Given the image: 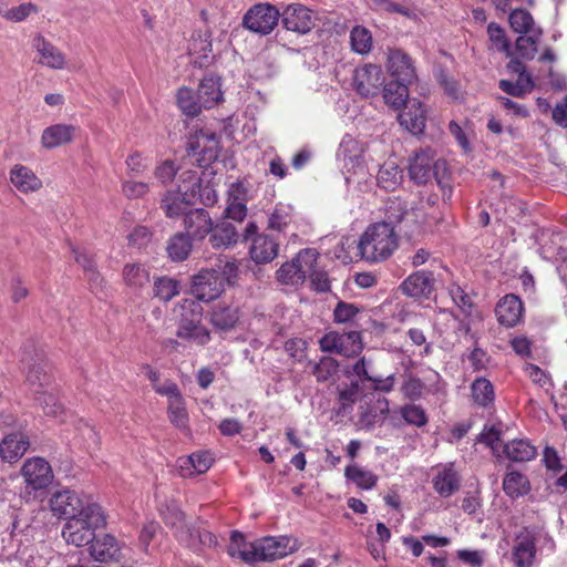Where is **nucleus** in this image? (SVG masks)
<instances>
[{"instance_id": "obj_1", "label": "nucleus", "mask_w": 567, "mask_h": 567, "mask_svg": "<svg viewBox=\"0 0 567 567\" xmlns=\"http://www.w3.org/2000/svg\"><path fill=\"white\" fill-rule=\"evenodd\" d=\"M21 361L25 369V383L34 400L42 406L45 415L60 417L64 410L54 394L50 367L43 350L29 342L23 347Z\"/></svg>"}, {"instance_id": "obj_2", "label": "nucleus", "mask_w": 567, "mask_h": 567, "mask_svg": "<svg viewBox=\"0 0 567 567\" xmlns=\"http://www.w3.org/2000/svg\"><path fill=\"white\" fill-rule=\"evenodd\" d=\"M435 156V152L431 148L416 152L410 161L409 176L419 185L426 184L434 177L442 189L443 199L449 200L452 197V186L446 177V163Z\"/></svg>"}, {"instance_id": "obj_3", "label": "nucleus", "mask_w": 567, "mask_h": 567, "mask_svg": "<svg viewBox=\"0 0 567 567\" xmlns=\"http://www.w3.org/2000/svg\"><path fill=\"white\" fill-rule=\"evenodd\" d=\"M106 519L102 507L96 503H87L81 514L68 519L62 529V536L68 544L81 547L92 543L95 530L104 527Z\"/></svg>"}, {"instance_id": "obj_4", "label": "nucleus", "mask_w": 567, "mask_h": 567, "mask_svg": "<svg viewBox=\"0 0 567 567\" xmlns=\"http://www.w3.org/2000/svg\"><path fill=\"white\" fill-rule=\"evenodd\" d=\"M398 247L394 227L386 223H377L367 228L358 243L362 259L377 262L386 259Z\"/></svg>"}, {"instance_id": "obj_5", "label": "nucleus", "mask_w": 567, "mask_h": 567, "mask_svg": "<svg viewBox=\"0 0 567 567\" xmlns=\"http://www.w3.org/2000/svg\"><path fill=\"white\" fill-rule=\"evenodd\" d=\"M185 312L178 323L176 336L181 339L205 346L210 341L209 330L202 323L203 308L194 300H185L183 306Z\"/></svg>"}, {"instance_id": "obj_6", "label": "nucleus", "mask_w": 567, "mask_h": 567, "mask_svg": "<svg viewBox=\"0 0 567 567\" xmlns=\"http://www.w3.org/2000/svg\"><path fill=\"white\" fill-rule=\"evenodd\" d=\"M280 11L270 3L252 6L243 18V25L261 35H267L277 27Z\"/></svg>"}, {"instance_id": "obj_7", "label": "nucleus", "mask_w": 567, "mask_h": 567, "mask_svg": "<svg viewBox=\"0 0 567 567\" xmlns=\"http://www.w3.org/2000/svg\"><path fill=\"white\" fill-rule=\"evenodd\" d=\"M317 259L318 252L315 249H303L290 262L281 265L277 270V279L286 285L302 284Z\"/></svg>"}, {"instance_id": "obj_8", "label": "nucleus", "mask_w": 567, "mask_h": 567, "mask_svg": "<svg viewBox=\"0 0 567 567\" xmlns=\"http://www.w3.org/2000/svg\"><path fill=\"white\" fill-rule=\"evenodd\" d=\"M297 539L279 536L264 537L255 542L256 561L276 560L292 554L298 549Z\"/></svg>"}, {"instance_id": "obj_9", "label": "nucleus", "mask_w": 567, "mask_h": 567, "mask_svg": "<svg viewBox=\"0 0 567 567\" xmlns=\"http://www.w3.org/2000/svg\"><path fill=\"white\" fill-rule=\"evenodd\" d=\"M319 344L323 352L351 357L362 349L361 333L357 330L344 333L331 331L320 339Z\"/></svg>"}, {"instance_id": "obj_10", "label": "nucleus", "mask_w": 567, "mask_h": 567, "mask_svg": "<svg viewBox=\"0 0 567 567\" xmlns=\"http://www.w3.org/2000/svg\"><path fill=\"white\" fill-rule=\"evenodd\" d=\"M224 290L225 287L213 268L202 269L193 277L190 293L198 301H214L224 292Z\"/></svg>"}, {"instance_id": "obj_11", "label": "nucleus", "mask_w": 567, "mask_h": 567, "mask_svg": "<svg viewBox=\"0 0 567 567\" xmlns=\"http://www.w3.org/2000/svg\"><path fill=\"white\" fill-rule=\"evenodd\" d=\"M21 475L27 489L31 491L47 488L54 477L51 465L42 457L28 458L21 467Z\"/></svg>"}, {"instance_id": "obj_12", "label": "nucleus", "mask_w": 567, "mask_h": 567, "mask_svg": "<svg viewBox=\"0 0 567 567\" xmlns=\"http://www.w3.org/2000/svg\"><path fill=\"white\" fill-rule=\"evenodd\" d=\"M282 27L298 34L309 33L316 25V16L303 4L292 3L280 12Z\"/></svg>"}, {"instance_id": "obj_13", "label": "nucleus", "mask_w": 567, "mask_h": 567, "mask_svg": "<svg viewBox=\"0 0 567 567\" xmlns=\"http://www.w3.org/2000/svg\"><path fill=\"white\" fill-rule=\"evenodd\" d=\"M384 75L379 65L364 64L357 68L353 74V85L363 97L375 96L384 85Z\"/></svg>"}, {"instance_id": "obj_14", "label": "nucleus", "mask_w": 567, "mask_h": 567, "mask_svg": "<svg viewBox=\"0 0 567 567\" xmlns=\"http://www.w3.org/2000/svg\"><path fill=\"white\" fill-rule=\"evenodd\" d=\"M188 150L193 154H198V162L206 166L215 162L219 155V141L216 134L208 130H200L190 136Z\"/></svg>"}, {"instance_id": "obj_15", "label": "nucleus", "mask_w": 567, "mask_h": 567, "mask_svg": "<svg viewBox=\"0 0 567 567\" xmlns=\"http://www.w3.org/2000/svg\"><path fill=\"white\" fill-rule=\"evenodd\" d=\"M86 504L71 489L56 491L50 498V508L59 518L70 519L81 514Z\"/></svg>"}, {"instance_id": "obj_16", "label": "nucleus", "mask_w": 567, "mask_h": 567, "mask_svg": "<svg viewBox=\"0 0 567 567\" xmlns=\"http://www.w3.org/2000/svg\"><path fill=\"white\" fill-rule=\"evenodd\" d=\"M178 542L194 551H200L204 548H212L217 544V538L209 530L187 524L185 527L175 532Z\"/></svg>"}, {"instance_id": "obj_17", "label": "nucleus", "mask_w": 567, "mask_h": 567, "mask_svg": "<svg viewBox=\"0 0 567 567\" xmlns=\"http://www.w3.org/2000/svg\"><path fill=\"white\" fill-rule=\"evenodd\" d=\"M432 485L441 497H450L460 489L461 477L453 464L441 465L434 468Z\"/></svg>"}, {"instance_id": "obj_18", "label": "nucleus", "mask_w": 567, "mask_h": 567, "mask_svg": "<svg viewBox=\"0 0 567 567\" xmlns=\"http://www.w3.org/2000/svg\"><path fill=\"white\" fill-rule=\"evenodd\" d=\"M388 70L393 80L413 83L416 72L411 58L401 50H392L388 55Z\"/></svg>"}, {"instance_id": "obj_19", "label": "nucleus", "mask_w": 567, "mask_h": 567, "mask_svg": "<svg viewBox=\"0 0 567 567\" xmlns=\"http://www.w3.org/2000/svg\"><path fill=\"white\" fill-rule=\"evenodd\" d=\"M403 106L404 110L398 116L400 125L414 135L422 134L426 122L424 105L420 101L410 100Z\"/></svg>"}, {"instance_id": "obj_20", "label": "nucleus", "mask_w": 567, "mask_h": 567, "mask_svg": "<svg viewBox=\"0 0 567 567\" xmlns=\"http://www.w3.org/2000/svg\"><path fill=\"white\" fill-rule=\"evenodd\" d=\"M212 218L204 208H196L185 213L184 227L186 235L193 240H203L212 230Z\"/></svg>"}, {"instance_id": "obj_21", "label": "nucleus", "mask_w": 567, "mask_h": 567, "mask_svg": "<svg viewBox=\"0 0 567 567\" xmlns=\"http://www.w3.org/2000/svg\"><path fill=\"white\" fill-rule=\"evenodd\" d=\"M90 554L94 560L101 563L118 561L123 557L118 542L110 534L95 537L91 543Z\"/></svg>"}, {"instance_id": "obj_22", "label": "nucleus", "mask_w": 567, "mask_h": 567, "mask_svg": "<svg viewBox=\"0 0 567 567\" xmlns=\"http://www.w3.org/2000/svg\"><path fill=\"white\" fill-rule=\"evenodd\" d=\"M279 250V243L276 238L267 234H260L252 238L249 254L256 264L271 262Z\"/></svg>"}, {"instance_id": "obj_23", "label": "nucleus", "mask_w": 567, "mask_h": 567, "mask_svg": "<svg viewBox=\"0 0 567 567\" xmlns=\"http://www.w3.org/2000/svg\"><path fill=\"white\" fill-rule=\"evenodd\" d=\"M208 243L214 249H228L237 244L239 233L228 220H223L216 225L212 224V230L208 233Z\"/></svg>"}, {"instance_id": "obj_24", "label": "nucleus", "mask_w": 567, "mask_h": 567, "mask_svg": "<svg viewBox=\"0 0 567 567\" xmlns=\"http://www.w3.org/2000/svg\"><path fill=\"white\" fill-rule=\"evenodd\" d=\"M434 287L432 272L416 271L410 275L401 285L402 291L413 298H427Z\"/></svg>"}, {"instance_id": "obj_25", "label": "nucleus", "mask_w": 567, "mask_h": 567, "mask_svg": "<svg viewBox=\"0 0 567 567\" xmlns=\"http://www.w3.org/2000/svg\"><path fill=\"white\" fill-rule=\"evenodd\" d=\"M29 446L30 441L28 435L22 432L10 433L6 435L0 443V455L2 460L13 463L22 457Z\"/></svg>"}, {"instance_id": "obj_26", "label": "nucleus", "mask_w": 567, "mask_h": 567, "mask_svg": "<svg viewBox=\"0 0 567 567\" xmlns=\"http://www.w3.org/2000/svg\"><path fill=\"white\" fill-rule=\"evenodd\" d=\"M523 311V302L515 295H506L496 306L497 319L506 327L515 326L520 320Z\"/></svg>"}, {"instance_id": "obj_27", "label": "nucleus", "mask_w": 567, "mask_h": 567, "mask_svg": "<svg viewBox=\"0 0 567 567\" xmlns=\"http://www.w3.org/2000/svg\"><path fill=\"white\" fill-rule=\"evenodd\" d=\"M32 47L39 54L38 62L51 69H62L65 64V58L63 53L48 42L43 37L38 35L34 38Z\"/></svg>"}, {"instance_id": "obj_28", "label": "nucleus", "mask_w": 567, "mask_h": 567, "mask_svg": "<svg viewBox=\"0 0 567 567\" xmlns=\"http://www.w3.org/2000/svg\"><path fill=\"white\" fill-rule=\"evenodd\" d=\"M536 557L535 539L528 535L516 538L512 560L516 567H533Z\"/></svg>"}, {"instance_id": "obj_29", "label": "nucleus", "mask_w": 567, "mask_h": 567, "mask_svg": "<svg viewBox=\"0 0 567 567\" xmlns=\"http://www.w3.org/2000/svg\"><path fill=\"white\" fill-rule=\"evenodd\" d=\"M240 319L239 308L218 303L210 311V323L220 331H229Z\"/></svg>"}, {"instance_id": "obj_30", "label": "nucleus", "mask_w": 567, "mask_h": 567, "mask_svg": "<svg viewBox=\"0 0 567 567\" xmlns=\"http://www.w3.org/2000/svg\"><path fill=\"white\" fill-rule=\"evenodd\" d=\"M194 197L183 190L178 185L176 190H169L162 199L161 207L169 218L182 215L185 209L190 205Z\"/></svg>"}, {"instance_id": "obj_31", "label": "nucleus", "mask_w": 567, "mask_h": 567, "mask_svg": "<svg viewBox=\"0 0 567 567\" xmlns=\"http://www.w3.org/2000/svg\"><path fill=\"white\" fill-rule=\"evenodd\" d=\"M196 93L199 97V102L204 104L205 109L216 106L223 101L219 78L213 74L206 75L200 81Z\"/></svg>"}, {"instance_id": "obj_32", "label": "nucleus", "mask_w": 567, "mask_h": 567, "mask_svg": "<svg viewBox=\"0 0 567 567\" xmlns=\"http://www.w3.org/2000/svg\"><path fill=\"white\" fill-rule=\"evenodd\" d=\"M503 454L512 462L523 463L535 458L537 450L528 440L518 439L504 444Z\"/></svg>"}, {"instance_id": "obj_33", "label": "nucleus", "mask_w": 567, "mask_h": 567, "mask_svg": "<svg viewBox=\"0 0 567 567\" xmlns=\"http://www.w3.org/2000/svg\"><path fill=\"white\" fill-rule=\"evenodd\" d=\"M178 462L181 475L186 477L206 473L213 464V457L208 452H198L179 458Z\"/></svg>"}, {"instance_id": "obj_34", "label": "nucleus", "mask_w": 567, "mask_h": 567, "mask_svg": "<svg viewBox=\"0 0 567 567\" xmlns=\"http://www.w3.org/2000/svg\"><path fill=\"white\" fill-rule=\"evenodd\" d=\"M11 183L23 193L38 190L42 183L28 167L16 165L10 172Z\"/></svg>"}, {"instance_id": "obj_35", "label": "nucleus", "mask_w": 567, "mask_h": 567, "mask_svg": "<svg viewBox=\"0 0 567 567\" xmlns=\"http://www.w3.org/2000/svg\"><path fill=\"white\" fill-rule=\"evenodd\" d=\"M409 85L411 83H405L401 81L392 80L389 83L383 85V99L384 102L394 110L401 109L409 101Z\"/></svg>"}, {"instance_id": "obj_36", "label": "nucleus", "mask_w": 567, "mask_h": 567, "mask_svg": "<svg viewBox=\"0 0 567 567\" xmlns=\"http://www.w3.org/2000/svg\"><path fill=\"white\" fill-rule=\"evenodd\" d=\"M252 547H255V542L248 543L241 533L237 530L231 532L230 543L227 548L231 557H238L248 564L256 563V551Z\"/></svg>"}, {"instance_id": "obj_37", "label": "nucleus", "mask_w": 567, "mask_h": 567, "mask_svg": "<svg viewBox=\"0 0 567 567\" xmlns=\"http://www.w3.org/2000/svg\"><path fill=\"white\" fill-rule=\"evenodd\" d=\"M503 491L508 497L515 499L528 494L530 484L527 476L517 471H512L507 472L503 478Z\"/></svg>"}, {"instance_id": "obj_38", "label": "nucleus", "mask_w": 567, "mask_h": 567, "mask_svg": "<svg viewBox=\"0 0 567 567\" xmlns=\"http://www.w3.org/2000/svg\"><path fill=\"white\" fill-rule=\"evenodd\" d=\"M73 126L56 124L45 128L41 136V143L45 148H54L69 143L72 140Z\"/></svg>"}, {"instance_id": "obj_39", "label": "nucleus", "mask_w": 567, "mask_h": 567, "mask_svg": "<svg viewBox=\"0 0 567 567\" xmlns=\"http://www.w3.org/2000/svg\"><path fill=\"white\" fill-rule=\"evenodd\" d=\"M378 185L385 190H395L402 183L403 175L395 162L389 161L381 165L378 173Z\"/></svg>"}, {"instance_id": "obj_40", "label": "nucleus", "mask_w": 567, "mask_h": 567, "mask_svg": "<svg viewBox=\"0 0 567 567\" xmlns=\"http://www.w3.org/2000/svg\"><path fill=\"white\" fill-rule=\"evenodd\" d=\"M123 279L127 287L140 290L150 284V272L142 264H127L123 268Z\"/></svg>"}, {"instance_id": "obj_41", "label": "nucleus", "mask_w": 567, "mask_h": 567, "mask_svg": "<svg viewBox=\"0 0 567 567\" xmlns=\"http://www.w3.org/2000/svg\"><path fill=\"white\" fill-rule=\"evenodd\" d=\"M188 235L177 233L167 241V254L173 261H183L189 256L193 244Z\"/></svg>"}, {"instance_id": "obj_42", "label": "nucleus", "mask_w": 567, "mask_h": 567, "mask_svg": "<svg viewBox=\"0 0 567 567\" xmlns=\"http://www.w3.org/2000/svg\"><path fill=\"white\" fill-rule=\"evenodd\" d=\"M367 317L362 307L354 303L339 301L333 310V319L337 323H352L360 327L359 320Z\"/></svg>"}, {"instance_id": "obj_43", "label": "nucleus", "mask_w": 567, "mask_h": 567, "mask_svg": "<svg viewBox=\"0 0 567 567\" xmlns=\"http://www.w3.org/2000/svg\"><path fill=\"white\" fill-rule=\"evenodd\" d=\"M177 105L181 111L190 117L197 116L204 107L199 102L196 91L188 87H181L176 94Z\"/></svg>"}, {"instance_id": "obj_44", "label": "nucleus", "mask_w": 567, "mask_h": 567, "mask_svg": "<svg viewBox=\"0 0 567 567\" xmlns=\"http://www.w3.org/2000/svg\"><path fill=\"white\" fill-rule=\"evenodd\" d=\"M292 221V209L290 206L278 204L269 214L267 229L277 233H285Z\"/></svg>"}, {"instance_id": "obj_45", "label": "nucleus", "mask_w": 567, "mask_h": 567, "mask_svg": "<svg viewBox=\"0 0 567 567\" xmlns=\"http://www.w3.org/2000/svg\"><path fill=\"white\" fill-rule=\"evenodd\" d=\"M312 373L318 382L334 383L339 375V363L331 357H323L315 364Z\"/></svg>"}, {"instance_id": "obj_46", "label": "nucleus", "mask_w": 567, "mask_h": 567, "mask_svg": "<svg viewBox=\"0 0 567 567\" xmlns=\"http://www.w3.org/2000/svg\"><path fill=\"white\" fill-rule=\"evenodd\" d=\"M344 475L358 487L363 489L373 488L378 481V476L371 471L364 470L357 464L348 465L344 470Z\"/></svg>"}, {"instance_id": "obj_47", "label": "nucleus", "mask_w": 567, "mask_h": 567, "mask_svg": "<svg viewBox=\"0 0 567 567\" xmlns=\"http://www.w3.org/2000/svg\"><path fill=\"white\" fill-rule=\"evenodd\" d=\"M472 398L480 406H488L494 402L495 393L493 384L485 378L476 379L471 386Z\"/></svg>"}, {"instance_id": "obj_48", "label": "nucleus", "mask_w": 567, "mask_h": 567, "mask_svg": "<svg viewBox=\"0 0 567 567\" xmlns=\"http://www.w3.org/2000/svg\"><path fill=\"white\" fill-rule=\"evenodd\" d=\"M542 34V29H537L535 32H530L529 35L524 34L517 38L515 47L520 58L526 60H533L535 58Z\"/></svg>"}, {"instance_id": "obj_49", "label": "nucleus", "mask_w": 567, "mask_h": 567, "mask_svg": "<svg viewBox=\"0 0 567 567\" xmlns=\"http://www.w3.org/2000/svg\"><path fill=\"white\" fill-rule=\"evenodd\" d=\"M511 28L522 35L535 32L538 28H534V19L532 14L524 9H515L508 18Z\"/></svg>"}, {"instance_id": "obj_50", "label": "nucleus", "mask_w": 567, "mask_h": 567, "mask_svg": "<svg viewBox=\"0 0 567 567\" xmlns=\"http://www.w3.org/2000/svg\"><path fill=\"white\" fill-rule=\"evenodd\" d=\"M498 85L503 92L515 97L525 96L534 87L530 75L518 76L516 82L501 80Z\"/></svg>"}, {"instance_id": "obj_51", "label": "nucleus", "mask_w": 567, "mask_h": 567, "mask_svg": "<svg viewBox=\"0 0 567 567\" xmlns=\"http://www.w3.org/2000/svg\"><path fill=\"white\" fill-rule=\"evenodd\" d=\"M351 48L359 54H367L372 49V35L370 31L361 25H357L350 33Z\"/></svg>"}, {"instance_id": "obj_52", "label": "nucleus", "mask_w": 567, "mask_h": 567, "mask_svg": "<svg viewBox=\"0 0 567 567\" xmlns=\"http://www.w3.org/2000/svg\"><path fill=\"white\" fill-rule=\"evenodd\" d=\"M153 291L158 299L169 301L179 293V284L173 278L161 277L155 280Z\"/></svg>"}, {"instance_id": "obj_53", "label": "nucleus", "mask_w": 567, "mask_h": 567, "mask_svg": "<svg viewBox=\"0 0 567 567\" xmlns=\"http://www.w3.org/2000/svg\"><path fill=\"white\" fill-rule=\"evenodd\" d=\"M339 152L353 164L361 165L364 162V150L352 137L348 136L342 140Z\"/></svg>"}, {"instance_id": "obj_54", "label": "nucleus", "mask_w": 567, "mask_h": 567, "mask_svg": "<svg viewBox=\"0 0 567 567\" xmlns=\"http://www.w3.org/2000/svg\"><path fill=\"white\" fill-rule=\"evenodd\" d=\"M213 270L217 272L223 286L225 287L226 285L231 286L235 284L236 278L238 277L239 267L235 260L219 259Z\"/></svg>"}, {"instance_id": "obj_55", "label": "nucleus", "mask_w": 567, "mask_h": 567, "mask_svg": "<svg viewBox=\"0 0 567 567\" xmlns=\"http://www.w3.org/2000/svg\"><path fill=\"white\" fill-rule=\"evenodd\" d=\"M360 384L359 382L351 381L349 385L338 390V413L346 414L347 410L352 406L359 395Z\"/></svg>"}, {"instance_id": "obj_56", "label": "nucleus", "mask_w": 567, "mask_h": 567, "mask_svg": "<svg viewBox=\"0 0 567 567\" xmlns=\"http://www.w3.org/2000/svg\"><path fill=\"white\" fill-rule=\"evenodd\" d=\"M162 515L166 525L174 528L175 532L188 524L185 514L175 502L167 504L165 509L162 511Z\"/></svg>"}, {"instance_id": "obj_57", "label": "nucleus", "mask_w": 567, "mask_h": 567, "mask_svg": "<svg viewBox=\"0 0 567 567\" xmlns=\"http://www.w3.org/2000/svg\"><path fill=\"white\" fill-rule=\"evenodd\" d=\"M449 295L451 296L453 302L462 310V312L466 316L472 315V310L474 303L468 293L464 291V289L457 284H451L449 286Z\"/></svg>"}, {"instance_id": "obj_58", "label": "nucleus", "mask_w": 567, "mask_h": 567, "mask_svg": "<svg viewBox=\"0 0 567 567\" xmlns=\"http://www.w3.org/2000/svg\"><path fill=\"white\" fill-rule=\"evenodd\" d=\"M408 216H410V213L406 208V204L403 200L395 198L393 200H390L386 206V220L384 223L390 224V226L394 227L395 224L401 223Z\"/></svg>"}, {"instance_id": "obj_59", "label": "nucleus", "mask_w": 567, "mask_h": 567, "mask_svg": "<svg viewBox=\"0 0 567 567\" xmlns=\"http://www.w3.org/2000/svg\"><path fill=\"white\" fill-rule=\"evenodd\" d=\"M168 416L173 424L179 429H185L188 422V415L183 402V398L174 399L168 402Z\"/></svg>"}, {"instance_id": "obj_60", "label": "nucleus", "mask_w": 567, "mask_h": 567, "mask_svg": "<svg viewBox=\"0 0 567 567\" xmlns=\"http://www.w3.org/2000/svg\"><path fill=\"white\" fill-rule=\"evenodd\" d=\"M401 415L409 424L423 426L427 422L425 411L414 404H408L401 409Z\"/></svg>"}, {"instance_id": "obj_61", "label": "nucleus", "mask_w": 567, "mask_h": 567, "mask_svg": "<svg viewBox=\"0 0 567 567\" xmlns=\"http://www.w3.org/2000/svg\"><path fill=\"white\" fill-rule=\"evenodd\" d=\"M370 361H368L365 358H361L346 371V374L348 377L355 375L359 379L357 381L359 384L365 381L370 382L373 377V374L370 373Z\"/></svg>"}, {"instance_id": "obj_62", "label": "nucleus", "mask_w": 567, "mask_h": 567, "mask_svg": "<svg viewBox=\"0 0 567 567\" xmlns=\"http://www.w3.org/2000/svg\"><path fill=\"white\" fill-rule=\"evenodd\" d=\"M307 277H309L311 287L316 291L327 292L330 290L328 274L326 271L318 270L316 268V264H312L311 270L307 274Z\"/></svg>"}, {"instance_id": "obj_63", "label": "nucleus", "mask_w": 567, "mask_h": 567, "mask_svg": "<svg viewBox=\"0 0 567 567\" xmlns=\"http://www.w3.org/2000/svg\"><path fill=\"white\" fill-rule=\"evenodd\" d=\"M178 182L182 183L179 185L186 194H190L192 197L196 196L199 188V178L196 171L187 169L182 172L178 175Z\"/></svg>"}, {"instance_id": "obj_64", "label": "nucleus", "mask_w": 567, "mask_h": 567, "mask_svg": "<svg viewBox=\"0 0 567 567\" xmlns=\"http://www.w3.org/2000/svg\"><path fill=\"white\" fill-rule=\"evenodd\" d=\"M487 33L489 40L499 48V50L506 52L508 55L509 52V42L506 39L505 31L496 23L492 22L487 27Z\"/></svg>"}]
</instances>
